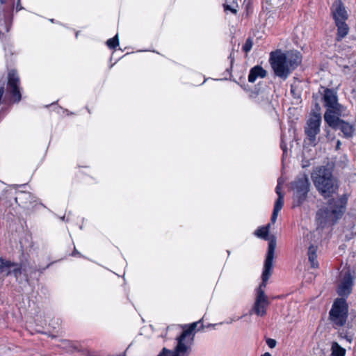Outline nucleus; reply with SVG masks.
I'll return each mask as SVG.
<instances>
[{"mask_svg":"<svg viewBox=\"0 0 356 356\" xmlns=\"http://www.w3.org/2000/svg\"><path fill=\"white\" fill-rule=\"evenodd\" d=\"M302 61V56L297 51H289L285 53L280 50L272 51L269 62L278 77L286 79Z\"/></svg>","mask_w":356,"mask_h":356,"instance_id":"obj_1","label":"nucleus"},{"mask_svg":"<svg viewBox=\"0 0 356 356\" xmlns=\"http://www.w3.org/2000/svg\"><path fill=\"white\" fill-rule=\"evenodd\" d=\"M312 180L315 188L325 199L332 197L338 191V180L325 167H320L316 170L312 175Z\"/></svg>","mask_w":356,"mask_h":356,"instance_id":"obj_2","label":"nucleus"},{"mask_svg":"<svg viewBox=\"0 0 356 356\" xmlns=\"http://www.w3.org/2000/svg\"><path fill=\"white\" fill-rule=\"evenodd\" d=\"M198 323H191L189 327L184 330L181 335L177 338V345L175 351H171L164 348L158 356H188L191 351V342H188L187 339L191 337Z\"/></svg>","mask_w":356,"mask_h":356,"instance_id":"obj_3","label":"nucleus"},{"mask_svg":"<svg viewBox=\"0 0 356 356\" xmlns=\"http://www.w3.org/2000/svg\"><path fill=\"white\" fill-rule=\"evenodd\" d=\"M293 191V207H300L306 200L310 188L309 177L305 174L298 175L291 183Z\"/></svg>","mask_w":356,"mask_h":356,"instance_id":"obj_4","label":"nucleus"},{"mask_svg":"<svg viewBox=\"0 0 356 356\" xmlns=\"http://www.w3.org/2000/svg\"><path fill=\"white\" fill-rule=\"evenodd\" d=\"M277 245V241L275 237H272L269 245L268 247V251L264 261V270L262 273V282L256 289V295H259L262 292L264 296H267L265 293V288L267 284V282L272 274L273 270V261L275 257V250Z\"/></svg>","mask_w":356,"mask_h":356,"instance_id":"obj_5","label":"nucleus"},{"mask_svg":"<svg viewBox=\"0 0 356 356\" xmlns=\"http://www.w3.org/2000/svg\"><path fill=\"white\" fill-rule=\"evenodd\" d=\"M337 201L331 199L326 209H320L316 213V219L319 223L325 226L327 224H334L339 219L343 213L342 207H337Z\"/></svg>","mask_w":356,"mask_h":356,"instance_id":"obj_6","label":"nucleus"},{"mask_svg":"<svg viewBox=\"0 0 356 356\" xmlns=\"http://www.w3.org/2000/svg\"><path fill=\"white\" fill-rule=\"evenodd\" d=\"M348 307L343 298L337 299L330 312V318L334 326H343L347 320Z\"/></svg>","mask_w":356,"mask_h":356,"instance_id":"obj_7","label":"nucleus"},{"mask_svg":"<svg viewBox=\"0 0 356 356\" xmlns=\"http://www.w3.org/2000/svg\"><path fill=\"white\" fill-rule=\"evenodd\" d=\"M340 115L324 114V120L333 129H339L346 138L353 137L355 131L354 127L339 118Z\"/></svg>","mask_w":356,"mask_h":356,"instance_id":"obj_8","label":"nucleus"},{"mask_svg":"<svg viewBox=\"0 0 356 356\" xmlns=\"http://www.w3.org/2000/svg\"><path fill=\"white\" fill-rule=\"evenodd\" d=\"M7 92L10 95L13 102L19 103L22 99L20 79L15 70L8 73Z\"/></svg>","mask_w":356,"mask_h":356,"instance_id":"obj_9","label":"nucleus"},{"mask_svg":"<svg viewBox=\"0 0 356 356\" xmlns=\"http://www.w3.org/2000/svg\"><path fill=\"white\" fill-rule=\"evenodd\" d=\"M321 116L319 114H312L306 123L305 133L309 144L315 146L318 143L316 136L320 132Z\"/></svg>","mask_w":356,"mask_h":356,"instance_id":"obj_10","label":"nucleus"},{"mask_svg":"<svg viewBox=\"0 0 356 356\" xmlns=\"http://www.w3.org/2000/svg\"><path fill=\"white\" fill-rule=\"evenodd\" d=\"M323 99L325 106L327 108L325 113L341 115L343 111V106L338 103L337 95L332 90L325 89Z\"/></svg>","mask_w":356,"mask_h":356,"instance_id":"obj_11","label":"nucleus"},{"mask_svg":"<svg viewBox=\"0 0 356 356\" xmlns=\"http://www.w3.org/2000/svg\"><path fill=\"white\" fill-rule=\"evenodd\" d=\"M270 304L268 296H264L262 292L255 295L254 302L250 311V314H255L259 316H264L267 314V308Z\"/></svg>","mask_w":356,"mask_h":356,"instance_id":"obj_12","label":"nucleus"},{"mask_svg":"<svg viewBox=\"0 0 356 356\" xmlns=\"http://www.w3.org/2000/svg\"><path fill=\"white\" fill-rule=\"evenodd\" d=\"M353 279L349 272L342 274L341 280L338 286L337 293L340 296H348L352 291Z\"/></svg>","mask_w":356,"mask_h":356,"instance_id":"obj_13","label":"nucleus"},{"mask_svg":"<svg viewBox=\"0 0 356 356\" xmlns=\"http://www.w3.org/2000/svg\"><path fill=\"white\" fill-rule=\"evenodd\" d=\"M332 13L335 22H346L347 19L346 10L340 1L334 3L332 8Z\"/></svg>","mask_w":356,"mask_h":356,"instance_id":"obj_14","label":"nucleus"},{"mask_svg":"<svg viewBox=\"0 0 356 356\" xmlns=\"http://www.w3.org/2000/svg\"><path fill=\"white\" fill-rule=\"evenodd\" d=\"M267 74L266 71L262 67L257 65L252 67L248 75L249 82L254 83L257 78H264Z\"/></svg>","mask_w":356,"mask_h":356,"instance_id":"obj_15","label":"nucleus"},{"mask_svg":"<svg viewBox=\"0 0 356 356\" xmlns=\"http://www.w3.org/2000/svg\"><path fill=\"white\" fill-rule=\"evenodd\" d=\"M33 196L29 192H19L15 197L16 202L22 207H27L29 204L33 202Z\"/></svg>","mask_w":356,"mask_h":356,"instance_id":"obj_16","label":"nucleus"},{"mask_svg":"<svg viewBox=\"0 0 356 356\" xmlns=\"http://www.w3.org/2000/svg\"><path fill=\"white\" fill-rule=\"evenodd\" d=\"M271 224L268 223L266 226L259 227L254 232V234L262 239L269 241L268 244L270 242L272 237H276L274 235L270 236H268L269 230L270 229Z\"/></svg>","mask_w":356,"mask_h":356,"instance_id":"obj_17","label":"nucleus"},{"mask_svg":"<svg viewBox=\"0 0 356 356\" xmlns=\"http://www.w3.org/2000/svg\"><path fill=\"white\" fill-rule=\"evenodd\" d=\"M284 205V195H280L278 196L277 200H276L273 211V214L271 216V223L274 224L277 220L278 213L282 209V207Z\"/></svg>","mask_w":356,"mask_h":356,"instance_id":"obj_18","label":"nucleus"},{"mask_svg":"<svg viewBox=\"0 0 356 356\" xmlns=\"http://www.w3.org/2000/svg\"><path fill=\"white\" fill-rule=\"evenodd\" d=\"M317 248L314 245H310L308 249V259L311 264L312 268H317L318 267V263L317 261L316 254Z\"/></svg>","mask_w":356,"mask_h":356,"instance_id":"obj_19","label":"nucleus"},{"mask_svg":"<svg viewBox=\"0 0 356 356\" xmlns=\"http://www.w3.org/2000/svg\"><path fill=\"white\" fill-rule=\"evenodd\" d=\"M335 23L338 28V36L341 38L345 37L348 32V28L346 22H338Z\"/></svg>","mask_w":356,"mask_h":356,"instance_id":"obj_20","label":"nucleus"},{"mask_svg":"<svg viewBox=\"0 0 356 356\" xmlns=\"http://www.w3.org/2000/svg\"><path fill=\"white\" fill-rule=\"evenodd\" d=\"M332 356H344L346 350L341 348L337 342L332 344Z\"/></svg>","mask_w":356,"mask_h":356,"instance_id":"obj_21","label":"nucleus"},{"mask_svg":"<svg viewBox=\"0 0 356 356\" xmlns=\"http://www.w3.org/2000/svg\"><path fill=\"white\" fill-rule=\"evenodd\" d=\"M223 7H224V10L225 12L229 10L232 13L236 15L237 11H238L237 8L238 7V5L236 4V6H234V5H231V4H228V3H224Z\"/></svg>","mask_w":356,"mask_h":356,"instance_id":"obj_22","label":"nucleus"},{"mask_svg":"<svg viewBox=\"0 0 356 356\" xmlns=\"http://www.w3.org/2000/svg\"><path fill=\"white\" fill-rule=\"evenodd\" d=\"M106 44L108 45V47L111 49H114L117 46H118L119 43H118V35H116L113 38L108 40L106 42Z\"/></svg>","mask_w":356,"mask_h":356,"instance_id":"obj_23","label":"nucleus"},{"mask_svg":"<svg viewBox=\"0 0 356 356\" xmlns=\"http://www.w3.org/2000/svg\"><path fill=\"white\" fill-rule=\"evenodd\" d=\"M252 45V40L250 38H248L243 46V51L248 54L251 50Z\"/></svg>","mask_w":356,"mask_h":356,"instance_id":"obj_24","label":"nucleus"},{"mask_svg":"<svg viewBox=\"0 0 356 356\" xmlns=\"http://www.w3.org/2000/svg\"><path fill=\"white\" fill-rule=\"evenodd\" d=\"M15 266V264H11L10 262L9 261H6V268H3L2 269V273L3 275H8L11 273V267H14Z\"/></svg>","mask_w":356,"mask_h":356,"instance_id":"obj_25","label":"nucleus"},{"mask_svg":"<svg viewBox=\"0 0 356 356\" xmlns=\"http://www.w3.org/2000/svg\"><path fill=\"white\" fill-rule=\"evenodd\" d=\"M339 336L341 338L346 339L349 343H350L353 340V335L349 334L347 332L344 331L343 330L339 332Z\"/></svg>","mask_w":356,"mask_h":356,"instance_id":"obj_26","label":"nucleus"},{"mask_svg":"<svg viewBox=\"0 0 356 356\" xmlns=\"http://www.w3.org/2000/svg\"><path fill=\"white\" fill-rule=\"evenodd\" d=\"M282 184H283V181L281 179H279L278 181H277V186L275 188V192H276V193L277 194L278 196H280V195H283L281 193V188H282Z\"/></svg>","mask_w":356,"mask_h":356,"instance_id":"obj_27","label":"nucleus"},{"mask_svg":"<svg viewBox=\"0 0 356 356\" xmlns=\"http://www.w3.org/2000/svg\"><path fill=\"white\" fill-rule=\"evenodd\" d=\"M266 343L267 345L270 348H273L276 346V344H277V341L273 339H270V338H268L266 339Z\"/></svg>","mask_w":356,"mask_h":356,"instance_id":"obj_28","label":"nucleus"},{"mask_svg":"<svg viewBox=\"0 0 356 356\" xmlns=\"http://www.w3.org/2000/svg\"><path fill=\"white\" fill-rule=\"evenodd\" d=\"M11 273L14 274L15 277H18V276L21 275L22 270L20 268H14L11 270Z\"/></svg>","mask_w":356,"mask_h":356,"instance_id":"obj_29","label":"nucleus"},{"mask_svg":"<svg viewBox=\"0 0 356 356\" xmlns=\"http://www.w3.org/2000/svg\"><path fill=\"white\" fill-rule=\"evenodd\" d=\"M6 268V261H4L3 259H0V273H2V269Z\"/></svg>","mask_w":356,"mask_h":356,"instance_id":"obj_30","label":"nucleus"},{"mask_svg":"<svg viewBox=\"0 0 356 356\" xmlns=\"http://www.w3.org/2000/svg\"><path fill=\"white\" fill-rule=\"evenodd\" d=\"M225 3H228L234 6H236V4H238L237 0H226Z\"/></svg>","mask_w":356,"mask_h":356,"instance_id":"obj_31","label":"nucleus"},{"mask_svg":"<svg viewBox=\"0 0 356 356\" xmlns=\"http://www.w3.org/2000/svg\"><path fill=\"white\" fill-rule=\"evenodd\" d=\"M12 20V17L9 16L7 19H5V22L6 24H10Z\"/></svg>","mask_w":356,"mask_h":356,"instance_id":"obj_32","label":"nucleus"},{"mask_svg":"<svg viewBox=\"0 0 356 356\" xmlns=\"http://www.w3.org/2000/svg\"><path fill=\"white\" fill-rule=\"evenodd\" d=\"M340 145H341V142L339 140L337 141V146H336V148L338 149H339L340 147Z\"/></svg>","mask_w":356,"mask_h":356,"instance_id":"obj_33","label":"nucleus"},{"mask_svg":"<svg viewBox=\"0 0 356 356\" xmlns=\"http://www.w3.org/2000/svg\"><path fill=\"white\" fill-rule=\"evenodd\" d=\"M261 356H271V355L269 353H266L263 354Z\"/></svg>","mask_w":356,"mask_h":356,"instance_id":"obj_34","label":"nucleus"},{"mask_svg":"<svg viewBox=\"0 0 356 356\" xmlns=\"http://www.w3.org/2000/svg\"><path fill=\"white\" fill-rule=\"evenodd\" d=\"M77 254H79L76 250L73 252L72 255L74 256Z\"/></svg>","mask_w":356,"mask_h":356,"instance_id":"obj_35","label":"nucleus"},{"mask_svg":"<svg viewBox=\"0 0 356 356\" xmlns=\"http://www.w3.org/2000/svg\"><path fill=\"white\" fill-rule=\"evenodd\" d=\"M5 2H6V0H0V3L1 4L5 3Z\"/></svg>","mask_w":356,"mask_h":356,"instance_id":"obj_36","label":"nucleus"}]
</instances>
